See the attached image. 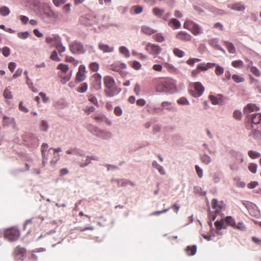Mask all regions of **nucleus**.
<instances>
[{
	"label": "nucleus",
	"mask_w": 261,
	"mask_h": 261,
	"mask_svg": "<svg viewBox=\"0 0 261 261\" xmlns=\"http://www.w3.org/2000/svg\"><path fill=\"white\" fill-rule=\"evenodd\" d=\"M40 127L41 129L45 132H47L49 127L48 123L45 120H42L41 121Z\"/></svg>",
	"instance_id": "obj_45"
},
{
	"label": "nucleus",
	"mask_w": 261,
	"mask_h": 261,
	"mask_svg": "<svg viewBox=\"0 0 261 261\" xmlns=\"http://www.w3.org/2000/svg\"><path fill=\"white\" fill-rule=\"evenodd\" d=\"M215 225L217 229H221L222 228H226L224 226V220L222 219L221 221H217L215 222Z\"/></svg>",
	"instance_id": "obj_35"
},
{
	"label": "nucleus",
	"mask_w": 261,
	"mask_h": 261,
	"mask_svg": "<svg viewBox=\"0 0 261 261\" xmlns=\"http://www.w3.org/2000/svg\"><path fill=\"white\" fill-rule=\"evenodd\" d=\"M48 147V145L46 143H43L41 146V152L43 159L42 164L43 166H45L47 163L49 155L51 154V150L53 149L52 147L47 149Z\"/></svg>",
	"instance_id": "obj_3"
},
{
	"label": "nucleus",
	"mask_w": 261,
	"mask_h": 261,
	"mask_svg": "<svg viewBox=\"0 0 261 261\" xmlns=\"http://www.w3.org/2000/svg\"><path fill=\"white\" fill-rule=\"evenodd\" d=\"M133 67L136 69V70H139L141 68V64L140 63V62L137 61H135L133 62V65H132Z\"/></svg>",
	"instance_id": "obj_63"
},
{
	"label": "nucleus",
	"mask_w": 261,
	"mask_h": 261,
	"mask_svg": "<svg viewBox=\"0 0 261 261\" xmlns=\"http://www.w3.org/2000/svg\"><path fill=\"white\" fill-rule=\"evenodd\" d=\"M153 167L156 168L160 173L162 175H165L166 174V172L164 169V168L159 164L158 162L155 161H154L152 163Z\"/></svg>",
	"instance_id": "obj_22"
},
{
	"label": "nucleus",
	"mask_w": 261,
	"mask_h": 261,
	"mask_svg": "<svg viewBox=\"0 0 261 261\" xmlns=\"http://www.w3.org/2000/svg\"><path fill=\"white\" fill-rule=\"evenodd\" d=\"M169 26H174L175 29H178L180 27V22L176 18H172L169 22Z\"/></svg>",
	"instance_id": "obj_24"
},
{
	"label": "nucleus",
	"mask_w": 261,
	"mask_h": 261,
	"mask_svg": "<svg viewBox=\"0 0 261 261\" xmlns=\"http://www.w3.org/2000/svg\"><path fill=\"white\" fill-rule=\"evenodd\" d=\"M103 83L106 87L104 93L107 97H113L118 94L121 91L120 88L116 86L114 79L110 76H106L103 77Z\"/></svg>",
	"instance_id": "obj_1"
},
{
	"label": "nucleus",
	"mask_w": 261,
	"mask_h": 261,
	"mask_svg": "<svg viewBox=\"0 0 261 261\" xmlns=\"http://www.w3.org/2000/svg\"><path fill=\"white\" fill-rule=\"evenodd\" d=\"M43 14H42V18L44 19L45 17L50 18L51 12L53 10L49 7L46 6L43 8Z\"/></svg>",
	"instance_id": "obj_21"
},
{
	"label": "nucleus",
	"mask_w": 261,
	"mask_h": 261,
	"mask_svg": "<svg viewBox=\"0 0 261 261\" xmlns=\"http://www.w3.org/2000/svg\"><path fill=\"white\" fill-rule=\"evenodd\" d=\"M248 121L251 120L252 123L255 124H259L261 121V114L260 113H253L249 116V117H247Z\"/></svg>",
	"instance_id": "obj_10"
},
{
	"label": "nucleus",
	"mask_w": 261,
	"mask_h": 261,
	"mask_svg": "<svg viewBox=\"0 0 261 261\" xmlns=\"http://www.w3.org/2000/svg\"><path fill=\"white\" fill-rule=\"evenodd\" d=\"M88 89V85L86 83H84L82 85V86L78 89V91L80 93H83L85 92Z\"/></svg>",
	"instance_id": "obj_52"
},
{
	"label": "nucleus",
	"mask_w": 261,
	"mask_h": 261,
	"mask_svg": "<svg viewBox=\"0 0 261 261\" xmlns=\"http://www.w3.org/2000/svg\"><path fill=\"white\" fill-rule=\"evenodd\" d=\"M141 30L144 33L149 35H150L153 34L154 33L156 32V31H154L153 29L147 26H143L141 28Z\"/></svg>",
	"instance_id": "obj_26"
},
{
	"label": "nucleus",
	"mask_w": 261,
	"mask_h": 261,
	"mask_svg": "<svg viewBox=\"0 0 261 261\" xmlns=\"http://www.w3.org/2000/svg\"><path fill=\"white\" fill-rule=\"evenodd\" d=\"M250 136H252L254 139L261 138V132L258 130L254 129L250 134Z\"/></svg>",
	"instance_id": "obj_39"
},
{
	"label": "nucleus",
	"mask_w": 261,
	"mask_h": 261,
	"mask_svg": "<svg viewBox=\"0 0 261 261\" xmlns=\"http://www.w3.org/2000/svg\"><path fill=\"white\" fill-rule=\"evenodd\" d=\"M2 54L5 57H8L10 54V48L8 47H4L2 49Z\"/></svg>",
	"instance_id": "obj_57"
},
{
	"label": "nucleus",
	"mask_w": 261,
	"mask_h": 261,
	"mask_svg": "<svg viewBox=\"0 0 261 261\" xmlns=\"http://www.w3.org/2000/svg\"><path fill=\"white\" fill-rule=\"evenodd\" d=\"M243 65V62L242 60L234 61L232 62V65L236 68H239Z\"/></svg>",
	"instance_id": "obj_53"
},
{
	"label": "nucleus",
	"mask_w": 261,
	"mask_h": 261,
	"mask_svg": "<svg viewBox=\"0 0 261 261\" xmlns=\"http://www.w3.org/2000/svg\"><path fill=\"white\" fill-rule=\"evenodd\" d=\"M70 51L75 54H81L86 51L83 44L77 41L71 43L69 46Z\"/></svg>",
	"instance_id": "obj_4"
},
{
	"label": "nucleus",
	"mask_w": 261,
	"mask_h": 261,
	"mask_svg": "<svg viewBox=\"0 0 261 261\" xmlns=\"http://www.w3.org/2000/svg\"><path fill=\"white\" fill-rule=\"evenodd\" d=\"M216 69H215V73L217 75L219 76L222 74L224 72V68L220 66L218 64H216L215 66Z\"/></svg>",
	"instance_id": "obj_38"
},
{
	"label": "nucleus",
	"mask_w": 261,
	"mask_h": 261,
	"mask_svg": "<svg viewBox=\"0 0 261 261\" xmlns=\"http://www.w3.org/2000/svg\"><path fill=\"white\" fill-rule=\"evenodd\" d=\"M177 103L181 105H189L190 104L188 99L185 97H182L177 100Z\"/></svg>",
	"instance_id": "obj_42"
},
{
	"label": "nucleus",
	"mask_w": 261,
	"mask_h": 261,
	"mask_svg": "<svg viewBox=\"0 0 261 261\" xmlns=\"http://www.w3.org/2000/svg\"><path fill=\"white\" fill-rule=\"evenodd\" d=\"M224 44L229 53L234 54L236 53V48L232 43L228 41H224Z\"/></svg>",
	"instance_id": "obj_23"
},
{
	"label": "nucleus",
	"mask_w": 261,
	"mask_h": 261,
	"mask_svg": "<svg viewBox=\"0 0 261 261\" xmlns=\"http://www.w3.org/2000/svg\"><path fill=\"white\" fill-rule=\"evenodd\" d=\"M72 70L70 71L69 74L66 75H63L62 73H59V76L64 81V82H63V84H65L66 82H67L68 81H69L70 80L71 75H72Z\"/></svg>",
	"instance_id": "obj_32"
},
{
	"label": "nucleus",
	"mask_w": 261,
	"mask_h": 261,
	"mask_svg": "<svg viewBox=\"0 0 261 261\" xmlns=\"http://www.w3.org/2000/svg\"><path fill=\"white\" fill-rule=\"evenodd\" d=\"M4 96L7 99H11L12 97L11 91L7 88L4 90Z\"/></svg>",
	"instance_id": "obj_54"
},
{
	"label": "nucleus",
	"mask_w": 261,
	"mask_h": 261,
	"mask_svg": "<svg viewBox=\"0 0 261 261\" xmlns=\"http://www.w3.org/2000/svg\"><path fill=\"white\" fill-rule=\"evenodd\" d=\"M195 169L197 172V174L199 178H201L203 176V171L199 167L198 165L195 166Z\"/></svg>",
	"instance_id": "obj_60"
},
{
	"label": "nucleus",
	"mask_w": 261,
	"mask_h": 261,
	"mask_svg": "<svg viewBox=\"0 0 261 261\" xmlns=\"http://www.w3.org/2000/svg\"><path fill=\"white\" fill-rule=\"evenodd\" d=\"M201 162L205 165H208L212 161L211 157L206 153H204L202 156H201Z\"/></svg>",
	"instance_id": "obj_25"
},
{
	"label": "nucleus",
	"mask_w": 261,
	"mask_h": 261,
	"mask_svg": "<svg viewBox=\"0 0 261 261\" xmlns=\"http://www.w3.org/2000/svg\"><path fill=\"white\" fill-rule=\"evenodd\" d=\"M190 30H191L192 33L195 35H198L201 33L199 26L193 21L192 23H191Z\"/></svg>",
	"instance_id": "obj_20"
},
{
	"label": "nucleus",
	"mask_w": 261,
	"mask_h": 261,
	"mask_svg": "<svg viewBox=\"0 0 261 261\" xmlns=\"http://www.w3.org/2000/svg\"><path fill=\"white\" fill-rule=\"evenodd\" d=\"M93 76L94 81L93 83V87L96 90H99L101 88V75L99 73H96Z\"/></svg>",
	"instance_id": "obj_7"
},
{
	"label": "nucleus",
	"mask_w": 261,
	"mask_h": 261,
	"mask_svg": "<svg viewBox=\"0 0 261 261\" xmlns=\"http://www.w3.org/2000/svg\"><path fill=\"white\" fill-rule=\"evenodd\" d=\"M29 33L27 31L24 32H20L17 34L18 37L21 39H26L29 37Z\"/></svg>",
	"instance_id": "obj_43"
},
{
	"label": "nucleus",
	"mask_w": 261,
	"mask_h": 261,
	"mask_svg": "<svg viewBox=\"0 0 261 261\" xmlns=\"http://www.w3.org/2000/svg\"><path fill=\"white\" fill-rule=\"evenodd\" d=\"M250 71L256 76H260L261 73L259 70L255 66H253L250 68Z\"/></svg>",
	"instance_id": "obj_48"
},
{
	"label": "nucleus",
	"mask_w": 261,
	"mask_h": 261,
	"mask_svg": "<svg viewBox=\"0 0 261 261\" xmlns=\"http://www.w3.org/2000/svg\"><path fill=\"white\" fill-rule=\"evenodd\" d=\"M3 124L4 126H9L11 125H15V120L13 118L8 117L4 116Z\"/></svg>",
	"instance_id": "obj_19"
},
{
	"label": "nucleus",
	"mask_w": 261,
	"mask_h": 261,
	"mask_svg": "<svg viewBox=\"0 0 261 261\" xmlns=\"http://www.w3.org/2000/svg\"><path fill=\"white\" fill-rule=\"evenodd\" d=\"M232 78L237 83H240L244 81V79L238 74H233Z\"/></svg>",
	"instance_id": "obj_44"
},
{
	"label": "nucleus",
	"mask_w": 261,
	"mask_h": 261,
	"mask_svg": "<svg viewBox=\"0 0 261 261\" xmlns=\"http://www.w3.org/2000/svg\"><path fill=\"white\" fill-rule=\"evenodd\" d=\"M99 129H100L98 128L97 127L94 126H90L88 128V130L96 137L97 136V134H98Z\"/></svg>",
	"instance_id": "obj_40"
},
{
	"label": "nucleus",
	"mask_w": 261,
	"mask_h": 261,
	"mask_svg": "<svg viewBox=\"0 0 261 261\" xmlns=\"http://www.w3.org/2000/svg\"><path fill=\"white\" fill-rule=\"evenodd\" d=\"M57 68L58 69L61 70L62 71V74L64 75V73H66L67 71L68 70V66L66 64H64L62 63L60 64L58 66Z\"/></svg>",
	"instance_id": "obj_34"
},
{
	"label": "nucleus",
	"mask_w": 261,
	"mask_h": 261,
	"mask_svg": "<svg viewBox=\"0 0 261 261\" xmlns=\"http://www.w3.org/2000/svg\"><path fill=\"white\" fill-rule=\"evenodd\" d=\"M233 117L237 120H240L242 118V113L240 111L236 110L233 112Z\"/></svg>",
	"instance_id": "obj_56"
},
{
	"label": "nucleus",
	"mask_w": 261,
	"mask_h": 261,
	"mask_svg": "<svg viewBox=\"0 0 261 261\" xmlns=\"http://www.w3.org/2000/svg\"><path fill=\"white\" fill-rule=\"evenodd\" d=\"M186 250L188 252L190 250L191 251L190 253H188L189 255H194L196 254L197 251L196 245H193L192 246H188L186 249Z\"/></svg>",
	"instance_id": "obj_30"
},
{
	"label": "nucleus",
	"mask_w": 261,
	"mask_h": 261,
	"mask_svg": "<svg viewBox=\"0 0 261 261\" xmlns=\"http://www.w3.org/2000/svg\"><path fill=\"white\" fill-rule=\"evenodd\" d=\"M231 9L237 11H244L245 10V6L241 3H236L232 5H229L228 6Z\"/></svg>",
	"instance_id": "obj_17"
},
{
	"label": "nucleus",
	"mask_w": 261,
	"mask_h": 261,
	"mask_svg": "<svg viewBox=\"0 0 261 261\" xmlns=\"http://www.w3.org/2000/svg\"><path fill=\"white\" fill-rule=\"evenodd\" d=\"M231 226L232 227H236V223L234 220L231 216H227L224 220V222Z\"/></svg>",
	"instance_id": "obj_28"
},
{
	"label": "nucleus",
	"mask_w": 261,
	"mask_h": 261,
	"mask_svg": "<svg viewBox=\"0 0 261 261\" xmlns=\"http://www.w3.org/2000/svg\"><path fill=\"white\" fill-rule=\"evenodd\" d=\"M143 11V7L141 6H134L132 7L130 9L131 12H133V13L135 14H138L141 13Z\"/></svg>",
	"instance_id": "obj_27"
},
{
	"label": "nucleus",
	"mask_w": 261,
	"mask_h": 261,
	"mask_svg": "<svg viewBox=\"0 0 261 261\" xmlns=\"http://www.w3.org/2000/svg\"><path fill=\"white\" fill-rule=\"evenodd\" d=\"M15 252L17 254L23 255L25 252V250L23 248H21L19 246H18L15 249Z\"/></svg>",
	"instance_id": "obj_58"
},
{
	"label": "nucleus",
	"mask_w": 261,
	"mask_h": 261,
	"mask_svg": "<svg viewBox=\"0 0 261 261\" xmlns=\"http://www.w3.org/2000/svg\"><path fill=\"white\" fill-rule=\"evenodd\" d=\"M256 108V111L259 110V108L256 107L255 105L249 103L244 108V114L246 116V117H249V116L251 115V112H253L254 110V108Z\"/></svg>",
	"instance_id": "obj_8"
},
{
	"label": "nucleus",
	"mask_w": 261,
	"mask_h": 261,
	"mask_svg": "<svg viewBox=\"0 0 261 261\" xmlns=\"http://www.w3.org/2000/svg\"><path fill=\"white\" fill-rule=\"evenodd\" d=\"M208 43L210 45L215 48V49L225 53V50L218 44V40L217 39H212L210 40Z\"/></svg>",
	"instance_id": "obj_14"
},
{
	"label": "nucleus",
	"mask_w": 261,
	"mask_h": 261,
	"mask_svg": "<svg viewBox=\"0 0 261 261\" xmlns=\"http://www.w3.org/2000/svg\"><path fill=\"white\" fill-rule=\"evenodd\" d=\"M197 68L200 71H206L207 70V68L206 66L205 63H201L198 64L197 66Z\"/></svg>",
	"instance_id": "obj_59"
},
{
	"label": "nucleus",
	"mask_w": 261,
	"mask_h": 261,
	"mask_svg": "<svg viewBox=\"0 0 261 261\" xmlns=\"http://www.w3.org/2000/svg\"><path fill=\"white\" fill-rule=\"evenodd\" d=\"M119 51L121 54L124 55L126 58H128L130 56V53L128 49L125 46H122L120 47Z\"/></svg>",
	"instance_id": "obj_31"
},
{
	"label": "nucleus",
	"mask_w": 261,
	"mask_h": 261,
	"mask_svg": "<svg viewBox=\"0 0 261 261\" xmlns=\"http://www.w3.org/2000/svg\"><path fill=\"white\" fill-rule=\"evenodd\" d=\"M154 39L159 42H162L164 41L165 39L164 37L163 36L162 34L158 33L154 36Z\"/></svg>",
	"instance_id": "obj_55"
},
{
	"label": "nucleus",
	"mask_w": 261,
	"mask_h": 261,
	"mask_svg": "<svg viewBox=\"0 0 261 261\" xmlns=\"http://www.w3.org/2000/svg\"><path fill=\"white\" fill-rule=\"evenodd\" d=\"M99 49L105 53H112L114 51V47L110 46L107 44L99 43L98 44Z\"/></svg>",
	"instance_id": "obj_13"
},
{
	"label": "nucleus",
	"mask_w": 261,
	"mask_h": 261,
	"mask_svg": "<svg viewBox=\"0 0 261 261\" xmlns=\"http://www.w3.org/2000/svg\"><path fill=\"white\" fill-rule=\"evenodd\" d=\"M130 183V181L124 180V179H120L118 181V184L120 186H125L126 185Z\"/></svg>",
	"instance_id": "obj_62"
},
{
	"label": "nucleus",
	"mask_w": 261,
	"mask_h": 261,
	"mask_svg": "<svg viewBox=\"0 0 261 261\" xmlns=\"http://www.w3.org/2000/svg\"><path fill=\"white\" fill-rule=\"evenodd\" d=\"M257 168V164L255 163H251L248 167L249 170L252 173H255L256 172Z\"/></svg>",
	"instance_id": "obj_49"
},
{
	"label": "nucleus",
	"mask_w": 261,
	"mask_h": 261,
	"mask_svg": "<svg viewBox=\"0 0 261 261\" xmlns=\"http://www.w3.org/2000/svg\"><path fill=\"white\" fill-rule=\"evenodd\" d=\"M114 113L116 115L119 116H121L122 114V110L120 107H116L114 109Z\"/></svg>",
	"instance_id": "obj_61"
},
{
	"label": "nucleus",
	"mask_w": 261,
	"mask_h": 261,
	"mask_svg": "<svg viewBox=\"0 0 261 261\" xmlns=\"http://www.w3.org/2000/svg\"><path fill=\"white\" fill-rule=\"evenodd\" d=\"M19 236L20 232L16 227H11L6 229L4 233L5 238L11 242L16 241Z\"/></svg>",
	"instance_id": "obj_2"
},
{
	"label": "nucleus",
	"mask_w": 261,
	"mask_h": 261,
	"mask_svg": "<svg viewBox=\"0 0 261 261\" xmlns=\"http://www.w3.org/2000/svg\"><path fill=\"white\" fill-rule=\"evenodd\" d=\"M212 206L213 208L216 209L215 213L219 214L220 210L223 208V204H218V200L217 199L214 198L212 201Z\"/></svg>",
	"instance_id": "obj_15"
},
{
	"label": "nucleus",
	"mask_w": 261,
	"mask_h": 261,
	"mask_svg": "<svg viewBox=\"0 0 261 261\" xmlns=\"http://www.w3.org/2000/svg\"><path fill=\"white\" fill-rule=\"evenodd\" d=\"M112 134L110 132L99 129L98 134H97V137L102 138L103 139H108L111 137Z\"/></svg>",
	"instance_id": "obj_16"
},
{
	"label": "nucleus",
	"mask_w": 261,
	"mask_h": 261,
	"mask_svg": "<svg viewBox=\"0 0 261 261\" xmlns=\"http://www.w3.org/2000/svg\"><path fill=\"white\" fill-rule=\"evenodd\" d=\"M165 89H166L167 91L166 93H172L175 92V86L173 83L170 82H165L163 84H162Z\"/></svg>",
	"instance_id": "obj_12"
},
{
	"label": "nucleus",
	"mask_w": 261,
	"mask_h": 261,
	"mask_svg": "<svg viewBox=\"0 0 261 261\" xmlns=\"http://www.w3.org/2000/svg\"><path fill=\"white\" fill-rule=\"evenodd\" d=\"M54 44L53 45L55 47L57 46V45H60L62 44L61 39L59 36H54V41H53Z\"/></svg>",
	"instance_id": "obj_47"
},
{
	"label": "nucleus",
	"mask_w": 261,
	"mask_h": 261,
	"mask_svg": "<svg viewBox=\"0 0 261 261\" xmlns=\"http://www.w3.org/2000/svg\"><path fill=\"white\" fill-rule=\"evenodd\" d=\"M146 49L154 57H156L162 51V48L159 45L150 43L146 45Z\"/></svg>",
	"instance_id": "obj_6"
},
{
	"label": "nucleus",
	"mask_w": 261,
	"mask_h": 261,
	"mask_svg": "<svg viewBox=\"0 0 261 261\" xmlns=\"http://www.w3.org/2000/svg\"><path fill=\"white\" fill-rule=\"evenodd\" d=\"M91 160H95V159L93 156L90 157L88 156L85 160V162L81 163L80 164V167L82 168H84L85 167L87 166V165L91 163Z\"/></svg>",
	"instance_id": "obj_36"
},
{
	"label": "nucleus",
	"mask_w": 261,
	"mask_h": 261,
	"mask_svg": "<svg viewBox=\"0 0 261 261\" xmlns=\"http://www.w3.org/2000/svg\"><path fill=\"white\" fill-rule=\"evenodd\" d=\"M164 12L165 10L163 9H160L158 8H154L153 9V13L154 15L159 17H161Z\"/></svg>",
	"instance_id": "obj_33"
},
{
	"label": "nucleus",
	"mask_w": 261,
	"mask_h": 261,
	"mask_svg": "<svg viewBox=\"0 0 261 261\" xmlns=\"http://www.w3.org/2000/svg\"><path fill=\"white\" fill-rule=\"evenodd\" d=\"M90 68L93 71H97L99 69V64L97 62L90 64Z\"/></svg>",
	"instance_id": "obj_51"
},
{
	"label": "nucleus",
	"mask_w": 261,
	"mask_h": 261,
	"mask_svg": "<svg viewBox=\"0 0 261 261\" xmlns=\"http://www.w3.org/2000/svg\"><path fill=\"white\" fill-rule=\"evenodd\" d=\"M55 47L61 56H62V54L66 50V47L63 45V44L58 46L57 45V46Z\"/></svg>",
	"instance_id": "obj_50"
},
{
	"label": "nucleus",
	"mask_w": 261,
	"mask_h": 261,
	"mask_svg": "<svg viewBox=\"0 0 261 261\" xmlns=\"http://www.w3.org/2000/svg\"><path fill=\"white\" fill-rule=\"evenodd\" d=\"M173 53L175 55V56H176L179 58L183 57L185 55V53L182 50H181L177 48H175L173 49Z\"/></svg>",
	"instance_id": "obj_37"
},
{
	"label": "nucleus",
	"mask_w": 261,
	"mask_h": 261,
	"mask_svg": "<svg viewBox=\"0 0 261 261\" xmlns=\"http://www.w3.org/2000/svg\"><path fill=\"white\" fill-rule=\"evenodd\" d=\"M10 11L8 7L6 6H3L0 8V14L3 16L8 15Z\"/></svg>",
	"instance_id": "obj_29"
},
{
	"label": "nucleus",
	"mask_w": 261,
	"mask_h": 261,
	"mask_svg": "<svg viewBox=\"0 0 261 261\" xmlns=\"http://www.w3.org/2000/svg\"><path fill=\"white\" fill-rule=\"evenodd\" d=\"M248 155L252 159H256L260 155L259 152L254 151L253 150H250L248 152Z\"/></svg>",
	"instance_id": "obj_46"
},
{
	"label": "nucleus",
	"mask_w": 261,
	"mask_h": 261,
	"mask_svg": "<svg viewBox=\"0 0 261 261\" xmlns=\"http://www.w3.org/2000/svg\"><path fill=\"white\" fill-rule=\"evenodd\" d=\"M79 21L81 24L87 26L92 24L91 16L88 14L81 16L79 19Z\"/></svg>",
	"instance_id": "obj_11"
},
{
	"label": "nucleus",
	"mask_w": 261,
	"mask_h": 261,
	"mask_svg": "<svg viewBox=\"0 0 261 261\" xmlns=\"http://www.w3.org/2000/svg\"><path fill=\"white\" fill-rule=\"evenodd\" d=\"M179 39L185 41H189L191 39V36L185 32L180 31L176 36Z\"/></svg>",
	"instance_id": "obj_18"
},
{
	"label": "nucleus",
	"mask_w": 261,
	"mask_h": 261,
	"mask_svg": "<svg viewBox=\"0 0 261 261\" xmlns=\"http://www.w3.org/2000/svg\"><path fill=\"white\" fill-rule=\"evenodd\" d=\"M194 84L195 91L191 90L190 93L195 97H200L202 95L204 88L200 82H196Z\"/></svg>",
	"instance_id": "obj_5"
},
{
	"label": "nucleus",
	"mask_w": 261,
	"mask_h": 261,
	"mask_svg": "<svg viewBox=\"0 0 261 261\" xmlns=\"http://www.w3.org/2000/svg\"><path fill=\"white\" fill-rule=\"evenodd\" d=\"M209 98L213 105H216L218 104L219 101L216 96L213 95H210Z\"/></svg>",
	"instance_id": "obj_64"
},
{
	"label": "nucleus",
	"mask_w": 261,
	"mask_h": 261,
	"mask_svg": "<svg viewBox=\"0 0 261 261\" xmlns=\"http://www.w3.org/2000/svg\"><path fill=\"white\" fill-rule=\"evenodd\" d=\"M85 72V67L83 65H81L79 68V71L76 73V80L79 82L85 80V76L84 72Z\"/></svg>",
	"instance_id": "obj_9"
},
{
	"label": "nucleus",
	"mask_w": 261,
	"mask_h": 261,
	"mask_svg": "<svg viewBox=\"0 0 261 261\" xmlns=\"http://www.w3.org/2000/svg\"><path fill=\"white\" fill-rule=\"evenodd\" d=\"M50 58L52 60L56 61H60L61 60V59L58 57L57 51L56 50H54L52 52V53L50 56Z\"/></svg>",
	"instance_id": "obj_41"
}]
</instances>
